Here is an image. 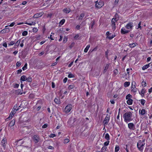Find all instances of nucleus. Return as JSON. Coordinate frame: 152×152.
Wrapping results in <instances>:
<instances>
[{
  "label": "nucleus",
  "mask_w": 152,
  "mask_h": 152,
  "mask_svg": "<svg viewBox=\"0 0 152 152\" xmlns=\"http://www.w3.org/2000/svg\"><path fill=\"white\" fill-rule=\"evenodd\" d=\"M132 113L130 112H126L123 115V118L124 121L127 123L128 122H130L132 120Z\"/></svg>",
  "instance_id": "nucleus-1"
},
{
  "label": "nucleus",
  "mask_w": 152,
  "mask_h": 152,
  "mask_svg": "<svg viewBox=\"0 0 152 152\" xmlns=\"http://www.w3.org/2000/svg\"><path fill=\"white\" fill-rule=\"evenodd\" d=\"M145 139L142 141L140 140L137 143V147L138 150L141 151H142L143 150V146L145 145Z\"/></svg>",
  "instance_id": "nucleus-2"
},
{
  "label": "nucleus",
  "mask_w": 152,
  "mask_h": 152,
  "mask_svg": "<svg viewBox=\"0 0 152 152\" xmlns=\"http://www.w3.org/2000/svg\"><path fill=\"white\" fill-rule=\"evenodd\" d=\"M95 7L99 8L102 7L104 5V3L102 1H99L98 2V1H96L95 2Z\"/></svg>",
  "instance_id": "nucleus-3"
},
{
  "label": "nucleus",
  "mask_w": 152,
  "mask_h": 152,
  "mask_svg": "<svg viewBox=\"0 0 152 152\" xmlns=\"http://www.w3.org/2000/svg\"><path fill=\"white\" fill-rule=\"evenodd\" d=\"M72 108V105L71 104H68L65 107L64 111L66 113L69 112Z\"/></svg>",
  "instance_id": "nucleus-4"
},
{
  "label": "nucleus",
  "mask_w": 152,
  "mask_h": 152,
  "mask_svg": "<svg viewBox=\"0 0 152 152\" xmlns=\"http://www.w3.org/2000/svg\"><path fill=\"white\" fill-rule=\"evenodd\" d=\"M128 127L131 130H134L135 129V126L134 124L132 123H128Z\"/></svg>",
  "instance_id": "nucleus-5"
},
{
  "label": "nucleus",
  "mask_w": 152,
  "mask_h": 152,
  "mask_svg": "<svg viewBox=\"0 0 152 152\" xmlns=\"http://www.w3.org/2000/svg\"><path fill=\"white\" fill-rule=\"evenodd\" d=\"M33 140L36 143L38 142L39 140V136L38 135H34L33 137Z\"/></svg>",
  "instance_id": "nucleus-6"
},
{
  "label": "nucleus",
  "mask_w": 152,
  "mask_h": 152,
  "mask_svg": "<svg viewBox=\"0 0 152 152\" xmlns=\"http://www.w3.org/2000/svg\"><path fill=\"white\" fill-rule=\"evenodd\" d=\"M107 116L108 115H107L105 117L103 121V123L104 124V125H107L109 121L110 117L109 116Z\"/></svg>",
  "instance_id": "nucleus-7"
},
{
  "label": "nucleus",
  "mask_w": 152,
  "mask_h": 152,
  "mask_svg": "<svg viewBox=\"0 0 152 152\" xmlns=\"http://www.w3.org/2000/svg\"><path fill=\"white\" fill-rule=\"evenodd\" d=\"M133 27V23L130 22L128 23L126 26V28L129 29H131Z\"/></svg>",
  "instance_id": "nucleus-8"
},
{
  "label": "nucleus",
  "mask_w": 152,
  "mask_h": 152,
  "mask_svg": "<svg viewBox=\"0 0 152 152\" xmlns=\"http://www.w3.org/2000/svg\"><path fill=\"white\" fill-rule=\"evenodd\" d=\"M10 31V30L9 29V28H6L5 29H3L0 32L2 34H4L6 33H8Z\"/></svg>",
  "instance_id": "nucleus-9"
},
{
  "label": "nucleus",
  "mask_w": 152,
  "mask_h": 152,
  "mask_svg": "<svg viewBox=\"0 0 152 152\" xmlns=\"http://www.w3.org/2000/svg\"><path fill=\"white\" fill-rule=\"evenodd\" d=\"M70 11L71 10L69 8H66L63 10V12L66 13H69Z\"/></svg>",
  "instance_id": "nucleus-10"
},
{
  "label": "nucleus",
  "mask_w": 152,
  "mask_h": 152,
  "mask_svg": "<svg viewBox=\"0 0 152 152\" xmlns=\"http://www.w3.org/2000/svg\"><path fill=\"white\" fill-rule=\"evenodd\" d=\"M54 102L57 104H60L61 103L60 99L58 97L56 98L54 100Z\"/></svg>",
  "instance_id": "nucleus-11"
},
{
  "label": "nucleus",
  "mask_w": 152,
  "mask_h": 152,
  "mask_svg": "<svg viewBox=\"0 0 152 152\" xmlns=\"http://www.w3.org/2000/svg\"><path fill=\"white\" fill-rule=\"evenodd\" d=\"M121 32L122 34H125L128 33L129 31L125 30L124 28H122L121 30Z\"/></svg>",
  "instance_id": "nucleus-12"
},
{
  "label": "nucleus",
  "mask_w": 152,
  "mask_h": 152,
  "mask_svg": "<svg viewBox=\"0 0 152 152\" xmlns=\"http://www.w3.org/2000/svg\"><path fill=\"white\" fill-rule=\"evenodd\" d=\"M110 65V64L109 63L108 64H107L105 67V68H104V71H103V73H105V72H106L107 71V69H108V68H109V65Z\"/></svg>",
  "instance_id": "nucleus-13"
},
{
  "label": "nucleus",
  "mask_w": 152,
  "mask_h": 152,
  "mask_svg": "<svg viewBox=\"0 0 152 152\" xmlns=\"http://www.w3.org/2000/svg\"><path fill=\"white\" fill-rule=\"evenodd\" d=\"M20 42V39L18 40L15 43V45L14 46L15 48H17L19 46Z\"/></svg>",
  "instance_id": "nucleus-14"
},
{
  "label": "nucleus",
  "mask_w": 152,
  "mask_h": 152,
  "mask_svg": "<svg viewBox=\"0 0 152 152\" xmlns=\"http://www.w3.org/2000/svg\"><path fill=\"white\" fill-rule=\"evenodd\" d=\"M6 142V139L5 138L3 139L1 141V145L3 147H5V143Z\"/></svg>",
  "instance_id": "nucleus-15"
},
{
  "label": "nucleus",
  "mask_w": 152,
  "mask_h": 152,
  "mask_svg": "<svg viewBox=\"0 0 152 152\" xmlns=\"http://www.w3.org/2000/svg\"><path fill=\"white\" fill-rule=\"evenodd\" d=\"M15 120L13 119L12 120L9 124V126H13L15 124Z\"/></svg>",
  "instance_id": "nucleus-16"
},
{
  "label": "nucleus",
  "mask_w": 152,
  "mask_h": 152,
  "mask_svg": "<svg viewBox=\"0 0 152 152\" xmlns=\"http://www.w3.org/2000/svg\"><path fill=\"white\" fill-rule=\"evenodd\" d=\"M150 64H149L144 66L142 67V69L144 70L147 69L150 66Z\"/></svg>",
  "instance_id": "nucleus-17"
},
{
  "label": "nucleus",
  "mask_w": 152,
  "mask_h": 152,
  "mask_svg": "<svg viewBox=\"0 0 152 152\" xmlns=\"http://www.w3.org/2000/svg\"><path fill=\"white\" fill-rule=\"evenodd\" d=\"M133 83H132V91L133 92H136L137 91V89H136L135 87V85H134V86L132 85Z\"/></svg>",
  "instance_id": "nucleus-18"
},
{
  "label": "nucleus",
  "mask_w": 152,
  "mask_h": 152,
  "mask_svg": "<svg viewBox=\"0 0 152 152\" xmlns=\"http://www.w3.org/2000/svg\"><path fill=\"white\" fill-rule=\"evenodd\" d=\"M137 44L136 43H134L131 44H129V46L131 48H133Z\"/></svg>",
  "instance_id": "nucleus-19"
},
{
  "label": "nucleus",
  "mask_w": 152,
  "mask_h": 152,
  "mask_svg": "<svg viewBox=\"0 0 152 152\" xmlns=\"http://www.w3.org/2000/svg\"><path fill=\"white\" fill-rule=\"evenodd\" d=\"M133 102V100L131 99L129 100H128L127 101V104L129 105H130L132 104Z\"/></svg>",
  "instance_id": "nucleus-20"
},
{
  "label": "nucleus",
  "mask_w": 152,
  "mask_h": 152,
  "mask_svg": "<svg viewBox=\"0 0 152 152\" xmlns=\"http://www.w3.org/2000/svg\"><path fill=\"white\" fill-rule=\"evenodd\" d=\"M17 105H15L13 108V110H12V111L13 112H14L15 113L16 112V111L19 110V108H18L17 109Z\"/></svg>",
  "instance_id": "nucleus-21"
},
{
  "label": "nucleus",
  "mask_w": 152,
  "mask_h": 152,
  "mask_svg": "<svg viewBox=\"0 0 152 152\" xmlns=\"http://www.w3.org/2000/svg\"><path fill=\"white\" fill-rule=\"evenodd\" d=\"M26 77L25 75L22 76L20 77V80L23 81H26Z\"/></svg>",
  "instance_id": "nucleus-22"
},
{
  "label": "nucleus",
  "mask_w": 152,
  "mask_h": 152,
  "mask_svg": "<svg viewBox=\"0 0 152 152\" xmlns=\"http://www.w3.org/2000/svg\"><path fill=\"white\" fill-rule=\"evenodd\" d=\"M20 92H21V90L20 89H18L17 90H16L15 91V93L17 94H20V95L22 94H23V93L21 92V93H20Z\"/></svg>",
  "instance_id": "nucleus-23"
},
{
  "label": "nucleus",
  "mask_w": 152,
  "mask_h": 152,
  "mask_svg": "<svg viewBox=\"0 0 152 152\" xmlns=\"http://www.w3.org/2000/svg\"><path fill=\"white\" fill-rule=\"evenodd\" d=\"M145 110L144 109H142L141 111H139V113L142 115H144L145 113Z\"/></svg>",
  "instance_id": "nucleus-24"
},
{
  "label": "nucleus",
  "mask_w": 152,
  "mask_h": 152,
  "mask_svg": "<svg viewBox=\"0 0 152 152\" xmlns=\"http://www.w3.org/2000/svg\"><path fill=\"white\" fill-rule=\"evenodd\" d=\"M130 82H126L124 83V86L125 87L128 86L130 85Z\"/></svg>",
  "instance_id": "nucleus-25"
},
{
  "label": "nucleus",
  "mask_w": 152,
  "mask_h": 152,
  "mask_svg": "<svg viewBox=\"0 0 152 152\" xmlns=\"http://www.w3.org/2000/svg\"><path fill=\"white\" fill-rule=\"evenodd\" d=\"M90 47V45H88L86 48L84 50V52L85 53H86L87 52L89 48Z\"/></svg>",
  "instance_id": "nucleus-26"
},
{
  "label": "nucleus",
  "mask_w": 152,
  "mask_h": 152,
  "mask_svg": "<svg viewBox=\"0 0 152 152\" xmlns=\"http://www.w3.org/2000/svg\"><path fill=\"white\" fill-rule=\"evenodd\" d=\"M26 81L27 82H31L32 81V78L30 77H28L27 78H26Z\"/></svg>",
  "instance_id": "nucleus-27"
},
{
  "label": "nucleus",
  "mask_w": 152,
  "mask_h": 152,
  "mask_svg": "<svg viewBox=\"0 0 152 152\" xmlns=\"http://www.w3.org/2000/svg\"><path fill=\"white\" fill-rule=\"evenodd\" d=\"M15 114V113L13 112L12 111V112L10 113L9 116L7 119H10V118H11Z\"/></svg>",
  "instance_id": "nucleus-28"
},
{
  "label": "nucleus",
  "mask_w": 152,
  "mask_h": 152,
  "mask_svg": "<svg viewBox=\"0 0 152 152\" xmlns=\"http://www.w3.org/2000/svg\"><path fill=\"white\" fill-rule=\"evenodd\" d=\"M41 16V15L40 14H35L33 18H39Z\"/></svg>",
  "instance_id": "nucleus-29"
},
{
  "label": "nucleus",
  "mask_w": 152,
  "mask_h": 152,
  "mask_svg": "<svg viewBox=\"0 0 152 152\" xmlns=\"http://www.w3.org/2000/svg\"><path fill=\"white\" fill-rule=\"evenodd\" d=\"M26 23L28 25L32 26L35 25L36 24V23L34 22H32L31 23Z\"/></svg>",
  "instance_id": "nucleus-30"
},
{
  "label": "nucleus",
  "mask_w": 152,
  "mask_h": 152,
  "mask_svg": "<svg viewBox=\"0 0 152 152\" xmlns=\"http://www.w3.org/2000/svg\"><path fill=\"white\" fill-rule=\"evenodd\" d=\"M105 138L107 140H110V136L108 133L106 134L105 136Z\"/></svg>",
  "instance_id": "nucleus-31"
},
{
  "label": "nucleus",
  "mask_w": 152,
  "mask_h": 152,
  "mask_svg": "<svg viewBox=\"0 0 152 152\" xmlns=\"http://www.w3.org/2000/svg\"><path fill=\"white\" fill-rule=\"evenodd\" d=\"M119 150V147L118 145H116L115 148V152H117Z\"/></svg>",
  "instance_id": "nucleus-32"
},
{
  "label": "nucleus",
  "mask_w": 152,
  "mask_h": 152,
  "mask_svg": "<svg viewBox=\"0 0 152 152\" xmlns=\"http://www.w3.org/2000/svg\"><path fill=\"white\" fill-rule=\"evenodd\" d=\"M115 37V35H108V38L109 39H111Z\"/></svg>",
  "instance_id": "nucleus-33"
},
{
  "label": "nucleus",
  "mask_w": 152,
  "mask_h": 152,
  "mask_svg": "<svg viewBox=\"0 0 152 152\" xmlns=\"http://www.w3.org/2000/svg\"><path fill=\"white\" fill-rule=\"evenodd\" d=\"M75 87V86L74 85H70L68 87V89L69 90Z\"/></svg>",
  "instance_id": "nucleus-34"
},
{
  "label": "nucleus",
  "mask_w": 152,
  "mask_h": 152,
  "mask_svg": "<svg viewBox=\"0 0 152 152\" xmlns=\"http://www.w3.org/2000/svg\"><path fill=\"white\" fill-rule=\"evenodd\" d=\"M84 13H82L80 15L79 17V19L80 20H81L82 18L84 17Z\"/></svg>",
  "instance_id": "nucleus-35"
},
{
  "label": "nucleus",
  "mask_w": 152,
  "mask_h": 152,
  "mask_svg": "<svg viewBox=\"0 0 152 152\" xmlns=\"http://www.w3.org/2000/svg\"><path fill=\"white\" fill-rule=\"evenodd\" d=\"M131 96H132L130 94H129L126 96V99L127 100L131 99L130 98Z\"/></svg>",
  "instance_id": "nucleus-36"
},
{
  "label": "nucleus",
  "mask_w": 152,
  "mask_h": 152,
  "mask_svg": "<svg viewBox=\"0 0 152 152\" xmlns=\"http://www.w3.org/2000/svg\"><path fill=\"white\" fill-rule=\"evenodd\" d=\"M15 23L14 22H13L11 24H10L9 25L6 26H5V28L7 27L8 26H9L10 27H12V26H13L15 25Z\"/></svg>",
  "instance_id": "nucleus-37"
},
{
  "label": "nucleus",
  "mask_w": 152,
  "mask_h": 152,
  "mask_svg": "<svg viewBox=\"0 0 152 152\" xmlns=\"http://www.w3.org/2000/svg\"><path fill=\"white\" fill-rule=\"evenodd\" d=\"M141 101V103L143 105H144L145 103V100L143 99H141L140 100Z\"/></svg>",
  "instance_id": "nucleus-38"
},
{
  "label": "nucleus",
  "mask_w": 152,
  "mask_h": 152,
  "mask_svg": "<svg viewBox=\"0 0 152 152\" xmlns=\"http://www.w3.org/2000/svg\"><path fill=\"white\" fill-rule=\"evenodd\" d=\"M145 92V90L144 89H142L141 92H140L139 93L140 94H144Z\"/></svg>",
  "instance_id": "nucleus-39"
},
{
  "label": "nucleus",
  "mask_w": 152,
  "mask_h": 152,
  "mask_svg": "<svg viewBox=\"0 0 152 152\" xmlns=\"http://www.w3.org/2000/svg\"><path fill=\"white\" fill-rule=\"evenodd\" d=\"M68 77L69 78H72L74 77V75L70 73L68 75Z\"/></svg>",
  "instance_id": "nucleus-40"
},
{
  "label": "nucleus",
  "mask_w": 152,
  "mask_h": 152,
  "mask_svg": "<svg viewBox=\"0 0 152 152\" xmlns=\"http://www.w3.org/2000/svg\"><path fill=\"white\" fill-rule=\"evenodd\" d=\"M115 23H112L111 26H112V28L113 30H115Z\"/></svg>",
  "instance_id": "nucleus-41"
},
{
  "label": "nucleus",
  "mask_w": 152,
  "mask_h": 152,
  "mask_svg": "<svg viewBox=\"0 0 152 152\" xmlns=\"http://www.w3.org/2000/svg\"><path fill=\"white\" fill-rule=\"evenodd\" d=\"M69 139L67 138L66 139L64 140V143H67L69 142Z\"/></svg>",
  "instance_id": "nucleus-42"
},
{
  "label": "nucleus",
  "mask_w": 152,
  "mask_h": 152,
  "mask_svg": "<svg viewBox=\"0 0 152 152\" xmlns=\"http://www.w3.org/2000/svg\"><path fill=\"white\" fill-rule=\"evenodd\" d=\"M28 34V32L26 31H24L22 33V34L23 36H26Z\"/></svg>",
  "instance_id": "nucleus-43"
},
{
  "label": "nucleus",
  "mask_w": 152,
  "mask_h": 152,
  "mask_svg": "<svg viewBox=\"0 0 152 152\" xmlns=\"http://www.w3.org/2000/svg\"><path fill=\"white\" fill-rule=\"evenodd\" d=\"M65 20L64 19H62L60 22V24L61 25H63L65 22Z\"/></svg>",
  "instance_id": "nucleus-44"
},
{
  "label": "nucleus",
  "mask_w": 152,
  "mask_h": 152,
  "mask_svg": "<svg viewBox=\"0 0 152 152\" xmlns=\"http://www.w3.org/2000/svg\"><path fill=\"white\" fill-rule=\"evenodd\" d=\"M141 84L142 86L144 85V87L146 86H147V84L145 82L142 81L141 83Z\"/></svg>",
  "instance_id": "nucleus-45"
},
{
  "label": "nucleus",
  "mask_w": 152,
  "mask_h": 152,
  "mask_svg": "<svg viewBox=\"0 0 152 152\" xmlns=\"http://www.w3.org/2000/svg\"><path fill=\"white\" fill-rule=\"evenodd\" d=\"M109 143V141H107L105 142H104V146H107Z\"/></svg>",
  "instance_id": "nucleus-46"
},
{
  "label": "nucleus",
  "mask_w": 152,
  "mask_h": 152,
  "mask_svg": "<svg viewBox=\"0 0 152 152\" xmlns=\"http://www.w3.org/2000/svg\"><path fill=\"white\" fill-rule=\"evenodd\" d=\"M67 40V37H64L63 42L64 43H65L66 42Z\"/></svg>",
  "instance_id": "nucleus-47"
},
{
  "label": "nucleus",
  "mask_w": 152,
  "mask_h": 152,
  "mask_svg": "<svg viewBox=\"0 0 152 152\" xmlns=\"http://www.w3.org/2000/svg\"><path fill=\"white\" fill-rule=\"evenodd\" d=\"M15 42L14 41H11L10 43L9 44V45H13Z\"/></svg>",
  "instance_id": "nucleus-48"
},
{
  "label": "nucleus",
  "mask_w": 152,
  "mask_h": 152,
  "mask_svg": "<svg viewBox=\"0 0 152 152\" xmlns=\"http://www.w3.org/2000/svg\"><path fill=\"white\" fill-rule=\"evenodd\" d=\"M113 72L115 75H116L118 73V70L117 69H115L113 71Z\"/></svg>",
  "instance_id": "nucleus-49"
},
{
  "label": "nucleus",
  "mask_w": 152,
  "mask_h": 152,
  "mask_svg": "<svg viewBox=\"0 0 152 152\" xmlns=\"http://www.w3.org/2000/svg\"><path fill=\"white\" fill-rule=\"evenodd\" d=\"M33 31L34 32H36L38 31V29L37 28H34L33 29Z\"/></svg>",
  "instance_id": "nucleus-50"
},
{
  "label": "nucleus",
  "mask_w": 152,
  "mask_h": 152,
  "mask_svg": "<svg viewBox=\"0 0 152 152\" xmlns=\"http://www.w3.org/2000/svg\"><path fill=\"white\" fill-rule=\"evenodd\" d=\"M19 86V85L17 83H15L14 85V88H18Z\"/></svg>",
  "instance_id": "nucleus-51"
},
{
  "label": "nucleus",
  "mask_w": 152,
  "mask_h": 152,
  "mask_svg": "<svg viewBox=\"0 0 152 152\" xmlns=\"http://www.w3.org/2000/svg\"><path fill=\"white\" fill-rule=\"evenodd\" d=\"M56 136V134H51L49 136V137L51 138H53L54 137Z\"/></svg>",
  "instance_id": "nucleus-52"
},
{
  "label": "nucleus",
  "mask_w": 152,
  "mask_h": 152,
  "mask_svg": "<svg viewBox=\"0 0 152 152\" xmlns=\"http://www.w3.org/2000/svg\"><path fill=\"white\" fill-rule=\"evenodd\" d=\"M141 22H140L139 24H138V27L137 28V29L139 28H140V29H141Z\"/></svg>",
  "instance_id": "nucleus-53"
},
{
  "label": "nucleus",
  "mask_w": 152,
  "mask_h": 152,
  "mask_svg": "<svg viewBox=\"0 0 152 152\" xmlns=\"http://www.w3.org/2000/svg\"><path fill=\"white\" fill-rule=\"evenodd\" d=\"M48 124H44L42 126V128H45L47 127Z\"/></svg>",
  "instance_id": "nucleus-54"
},
{
  "label": "nucleus",
  "mask_w": 152,
  "mask_h": 152,
  "mask_svg": "<svg viewBox=\"0 0 152 152\" xmlns=\"http://www.w3.org/2000/svg\"><path fill=\"white\" fill-rule=\"evenodd\" d=\"M21 63L19 62H17L16 64V65L17 66L19 67L20 66Z\"/></svg>",
  "instance_id": "nucleus-55"
},
{
  "label": "nucleus",
  "mask_w": 152,
  "mask_h": 152,
  "mask_svg": "<svg viewBox=\"0 0 152 152\" xmlns=\"http://www.w3.org/2000/svg\"><path fill=\"white\" fill-rule=\"evenodd\" d=\"M24 42V40H22V41L21 43L20 44V47H22L23 46V42Z\"/></svg>",
  "instance_id": "nucleus-56"
},
{
  "label": "nucleus",
  "mask_w": 152,
  "mask_h": 152,
  "mask_svg": "<svg viewBox=\"0 0 152 152\" xmlns=\"http://www.w3.org/2000/svg\"><path fill=\"white\" fill-rule=\"evenodd\" d=\"M118 2H119V0H115V2H114L115 5H117L118 4Z\"/></svg>",
  "instance_id": "nucleus-57"
},
{
  "label": "nucleus",
  "mask_w": 152,
  "mask_h": 152,
  "mask_svg": "<svg viewBox=\"0 0 152 152\" xmlns=\"http://www.w3.org/2000/svg\"><path fill=\"white\" fill-rule=\"evenodd\" d=\"M67 77H65L64 79L63 80V82L64 83H65L67 81Z\"/></svg>",
  "instance_id": "nucleus-58"
},
{
  "label": "nucleus",
  "mask_w": 152,
  "mask_h": 152,
  "mask_svg": "<svg viewBox=\"0 0 152 152\" xmlns=\"http://www.w3.org/2000/svg\"><path fill=\"white\" fill-rule=\"evenodd\" d=\"M108 50H107L105 52V55L106 57H107L108 56Z\"/></svg>",
  "instance_id": "nucleus-59"
},
{
  "label": "nucleus",
  "mask_w": 152,
  "mask_h": 152,
  "mask_svg": "<svg viewBox=\"0 0 152 152\" xmlns=\"http://www.w3.org/2000/svg\"><path fill=\"white\" fill-rule=\"evenodd\" d=\"M48 148L49 149L53 150L54 149V147L52 146H49L48 147Z\"/></svg>",
  "instance_id": "nucleus-60"
},
{
  "label": "nucleus",
  "mask_w": 152,
  "mask_h": 152,
  "mask_svg": "<svg viewBox=\"0 0 152 152\" xmlns=\"http://www.w3.org/2000/svg\"><path fill=\"white\" fill-rule=\"evenodd\" d=\"M52 15V14L51 13L49 14L48 15L47 17L50 18L51 17Z\"/></svg>",
  "instance_id": "nucleus-61"
},
{
  "label": "nucleus",
  "mask_w": 152,
  "mask_h": 152,
  "mask_svg": "<svg viewBox=\"0 0 152 152\" xmlns=\"http://www.w3.org/2000/svg\"><path fill=\"white\" fill-rule=\"evenodd\" d=\"M117 21H116L113 18L111 22L112 23H115V22H117Z\"/></svg>",
  "instance_id": "nucleus-62"
},
{
  "label": "nucleus",
  "mask_w": 152,
  "mask_h": 152,
  "mask_svg": "<svg viewBox=\"0 0 152 152\" xmlns=\"http://www.w3.org/2000/svg\"><path fill=\"white\" fill-rule=\"evenodd\" d=\"M26 3L27 2L26 1H23L21 4L23 5H24L26 4Z\"/></svg>",
  "instance_id": "nucleus-63"
},
{
  "label": "nucleus",
  "mask_w": 152,
  "mask_h": 152,
  "mask_svg": "<svg viewBox=\"0 0 152 152\" xmlns=\"http://www.w3.org/2000/svg\"><path fill=\"white\" fill-rule=\"evenodd\" d=\"M17 71L18 72L17 73L19 74L20 73L22 72V70L21 69H20L17 70Z\"/></svg>",
  "instance_id": "nucleus-64"
}]
</instances>
